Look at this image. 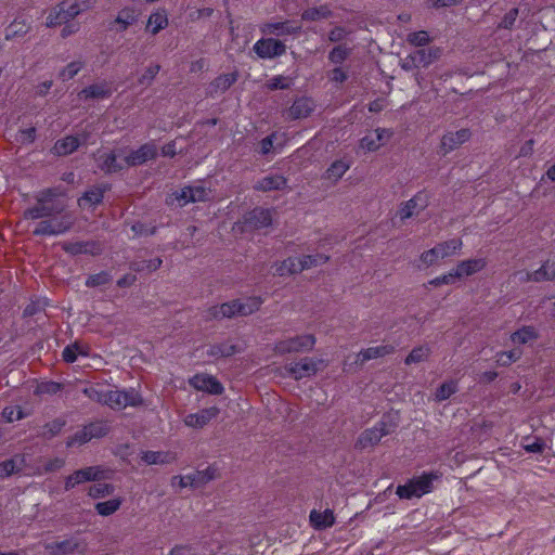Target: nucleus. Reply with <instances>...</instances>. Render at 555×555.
<instances>
[{
	"instance_id": "nucleus-60",
	"label": "nucleus",
	"mask_w": 555,
	"mask_h": 555,
	"mask_svg": "<svg viewBox=\"0 0 555 555\" xmlns=\"http://www.w3.org/2000/svg\"><path fill=\"white\" fill-rule=\"evenodd\" d=\"M351 34V29L345 26L336 25L328 31L327 37L330 42L338 43L345 40Z\"/></svg>"
},
{
	"instance_id": "nucleus-43",
	"label": "nucleus",
	"mask_w": 555,
	"mask_h": 555,
	"mask_svg": "<svg viewBox=\"0 0 555 555\" xmlns=\"http://www.w3.org/2000/svg\"><path fill=\"white\" fill-rule=\"evenodd\" d=\"M137 14L133 9L124 8L119 11L117 17L115 18V23L118 25L119 31H125L129 26L137 22Z\"/></svg>"
},
{
	"instance_id": "nucleus-9",
	"label": "nucleus",
	"mask_w": 555,
	"mask_h": 555,
	"mask_svg": "<svg viewBox=\"0 0 555 555\" xmlns=\"http://www.w3.org/2000/svg\"><path fill=\"white\" fill-rule=\"evenodd\" d=\"M472 132L468 128L444 133L440 140L439 151L446 156L469 141Z\"/></svg>"
},
{
	"instance_id": "nucleus-24",
	"label": "nucleus",
	"mask_w": 555,
	"mask_h": 555,
	"mask_svg": "<svg viewBox=\"0 0 555 555\" xmlns=\"http://www.w3.org/2000/svg\"><path fill=\"white\" fill-rule=\"evenodd\" d=\"M94 0H63L60 3L66 11L67 16L73 21L81 13L91 10L94 7Z\"/></svg>"
},
{
	"instance_id": "nucleus-4",
	"label": "nucleus",
	"mask_w": 555,
	"mask_h": 555,
	"mask_svg": "<svg viewBox=\"0 0 555 555\" xmlns=\"http://www.w3.org/2000/svg\"><path fill=\"white\" fill-rule=\"evenodd\" d=\"M391 433L389 425L380 421L372 428H367L360 434L358 437L354 448L357 450H364L367 448L375 447L379 443L383 437L388 436Z\"/></svg>"
},
{
	"instance_id": "nucleus-22",
	"label": "nucleus",
	"mask_w": 555,
	"mask_h": 555,
	"mask_svg": "<svg viewBox=\"0 0 555 555\" xmlns=\"http://www.w3.org/2000/svg\"><path fill=\"white\" fill-rule=\"evenodd\" d=\"M525 282H543L555 281V262L545 261L543 264L533 272H527L524 279Z\"/></svg>"
},
{
	"instance_id": "nucleus-21",
	"label": "nucleus",
	"mask_w": 555,
	"mask_h": 555,
	"mask_svg": "<svg viewBox=\"0 0 555 555\" xmlns=\"http://www.w3.org/2000/svg\"><path fill=\"white\" fill-rule=\"evenodd\" d=\"M238 74L236 72L219 75L209 83L207 95L214 98L217 94L224 93L236 82Z\"/></svg>"
},
{
	"instance_id": "nucleus-58",
	"label": "nucleus",
	"mask_w": 555,
	"mask_h": 555,
	"mask_svg": "<svg viewBox=\"0 0 555 555\" xmlns=\"http://www.w3.org/2000/svg\"><path fill=\"white\" fill-rule=\"evenodd\" d=\"M82 392L90 400L106 405L107 391L106 392L102 391L101 389H99L98 385H91L89 387H86L82 390Z\"/></svg>"
},
{
	"instance_id": "nucleus-54",
	"label": "nucleus",
	"mask_w": 555,
	"mask_h": 555,
	"mask_svg": "<svg viewBox=\"0 0 555 555\" xmlns=\"http://www.w3.org/2000/svg\"><path fill=\"white\" fill-rule=\"evenodd\" d=\"M85 66L82 61H73L67 64L60 73L59 77L63 81L73 79Z\"/></svg>"
},
{
	"instance_id": "nucleus-39",
	"label": "nucleus",
	"mask_w": 555,
	"mask_h": 555,
	"mask_svg": "<svg viewBox=\"0 0 555 555\" xmlns=\"http://www.w3.org/2000/svg\"><path fill=\"white\" fill-rule=\"evenodd\" d=\"M352 53V48L346 43L335 46L328 53V61L335 65L344 63Z\"/></svg>"
},
{
	"instance_id": "nucleus-12",
	"label": "nucleus",
	"mask_w": 555,
	"mask_h": 555,
	"mask_svg": "<svg viewBox=\"0 0 555 555\" xmlns=\"http://www.w3.org/2000/svg\"><path fill=\"white\" fill-rule=\"evenodd\" d=\"M189 384L196 390L211 395H221L224 390L222 384L216 377L207 374L194 375L190 378Z\"/></svg>"
},
{
	"instance_id": "nucleus-57",
	"label": "nucleus",
	"mask_w": 555,
	"mask_h": 555,
	"mask_svg": "<svg viewBox=\"0 0 555 555\" xmlns=\"http://www.w3.org/2000/svg\"><path fill=\"white\" fill-rule=\"evenodd\" d=\"M406 41L411 46L421 48V47L427 46L431 41V39L427 31L420 30V31L410 33L406 37Z\"/></svg>"
},
{
	"instance_id": "nucleus-31",
	"label": "nucleus",
	"mask_w": 555,
	"mask_h": 555,
	"mask_svg": "<svg viewBox=\"0 0 555 555\" xmlns=\"http://www.w3.org/2000/svg\"><path fill=\"white\" fill-rule=\"evenodd\" d=\"M333 11L330 5L322 4L320 7L308 8L301 13V20L307 22H317L327 20L333 16Z\"/></svg>"
},
{
	"instance_id": "nucleus-7",
	"label": "nucleus",
	"mask_w": 555,
	"mask_h": 555,
	"mask_svg": "<svg viewBox=\"0 0 555 555\" xmlns=\"http://www.w3.org/2000/svg\"><path fill=\"white\" fill-rule=\"evenodd\" d=\"M216 478V469L212 467H207L203 470H196L192 474L184 475V476H175L172 478V486L176 485V481H178V485L180 488H198L202 486H205L209 481Z\"/></svg>"
},
{
	"instance_id": "nucleus-41",
	"label": "nucleus",
	"mask_w": 555,
	"mask_h": 555,
	"mask_svg": "<svg viewBox=\"0 0 555 555\" xmlns=\"http://www.w3.org/2000/svg\"><path fill=\"white\" fill-rule=\"evenodd\" d=\"M350 168V164L343 159L335 160L326 170L325 178L337 182Z\"/></svg>"
},
{
	"instance_id": "nucleus-16",
	"label": "nucleus",
	"mask_w": 555,
	"mask_h": 555,
	"mask_svg": "<svg viewBox=\"0 0 555 555\" xmlns=\"http://www.w3.org/2000/svg\"><path fill=\"white\" fill-rule=\"evenodd\" d=\"M486 267L487 260L485 258H470L460 261L453 271L456 279L461 280L482 271Z\"/></svg>"
},
{
	"instance_id": "nucleus-11",
	"label": "nucleus",
	"mask_w": 555,
	"mask_h": 555,
	"mask_svg": "<svg viewBox=\"0 0 555 555\" xmlns=\"http://www.w3.org/2000/svg\"><path fill=\"white\" fill-rule=\"evenodd\" d=\"M301 24L294 21L268 22L260 26V31L263 35H274L278 37L297 36L301 34Z\"/></svg>"
},
{
	"instance_id": "nucleus-61",
	"label": "nucleus",
	"mask_w": 555,
	"mask_h": 555,
	"mask_svg": "<svg viewBox=\"0 0 555 555\" xmlns=\"http://www.w3.org/2000/svg\"><path fill=\"white\" fill-rule=\"evenodd\" d=\"M25 416L20 405L5 406L2 410V417L9 423L23 420Z\"/></svg>"
},
{
	"instance_id": "nucleus-49",
	"label": "nucleus",
	"mask_w": 555,
	"mask_h": 555,
	"mask_svg": "<svg viewBox=\"0 0 555 555\" xmlns=\"http://www.w3.org/2000/svg\"><path fill=\"white\" fill-rule=\"evenodd\" d=\"M163 260L160 258H154L151 260L132 261L130 269L134 272H153L160 268Z\"/></svg>"
},
{
	"instance_id": "nucleus-19",
	"label": "nucleus",
	"mask_w": 555,
	"mask_h": 555,
	"mask_svg": "<svg viewBox=\"0 0 555 555\" xmlns=\"http://www.w3.org/2000/svg\"><path fill=\"white\" fill-rule=\"evenodd\" d=\"M314 107L315 104L312 99L307 96L298 98L287 111L288 118L292 120L307 118L314 111Z\"/></svg>"
},
{
	"instance_id": "nucleus-64",
	"label": "nucleus",
	"mask_w": 555,
	"mask_h": 555,
	"mask_svg": "<svg viewBox=\"0 0 555 555\" xmlns=\"http://www.w3.org/2000/svg\"><path fill=\"white\" fill-rule=\"evenodd\" d=\"M62 389V384L56 382H42L40 383L36 390V395H55Z\"/></svg>"
},
{
	"instance_id": "nucleus-15",
	"label": "nucleus",
	"mask_w": 555,
	"mask_h": 555,
	"mask_svg": "<svg viewBox=\"0 0 555 555\" xmlns=\"http://www.w3.org/2000/svg\"><path fill=\"white\" fill-rule=\"evenodd\" d=\"M157 156V147L154 142H147L141 145L138 150L132 151L126 158L127 166L134 167L154 159Z\"/></svg>"
},
{
	"instance_id": "nucleus-18",
	"label": "nucleus",
	"mask_w": 555,
	"mask_h": 555,
	"mask_svg": "<svg viewBox=\"0 0 555 555\" xmlns=\"http://www.w3.org/2000/svg\"><path fill=\"white\" fill-rule=\"evenodd\" d=\"M113 94V89L109 82L102 81L99 83L90 85L83 88L78 96L81 100H103L107 99Z\"/></svg>"
},
{
	"instance_id": "nucleus-26",
	"label": "nucleus",
	"mask_w": 555,
	"mask_h": 555,
	"mask_svg": "<svg viewBox=\"0 0 555 555\" xmlns=\"http://www.w3.org/2000/svg\"><path fill=\"white\" fill-rule=\"evenodd\" d=\"M411 55L414 61V65H417L418 67H427L440 57L441 50L437 47L418 49L412 52Z\"/></svg>"
},
{
	"instance_id": "nucleus-48",
	"label": "nucleus",
	"mask_w": 555,
	"mask_h": 555,
	"mask_svg": "<svg viewBox=\"0 0 555 555\" xmlns=\"http://www.w3.org/2000/svg\"><path fill=\"white\" fill-rule=\"evenodd\" d=\"M29 25L25 20H14L7 29L5 39L10 40L15 37L24 36L29 30Z\"/></svg>"
},
{
	"instance_id": "nucleus-42",
	"label": "nucleus",
	"mask_w": 555,
	"mask_h": 555,
	"mask_svg": "<svg viewBox=\"0 0 555 555\" xmlns=\"http://www.w3.org/2000/svg\"><path fill=\"white\" fill-rule=\"evenodd\" d=\"M296 273H300L298 258L289 257L275 266V274L279 276Z\"/></svg>"
},
{
	"instance_id": "nucleus-32",
	"label": "nucleus",
	"mask_w": 555,
	"mask_h": 555,
	"mask_svg": "<svg viewBox=\"0 0 555 555\" xmlns=\"http://www.w3.org/2000/svg\"><path fill=\"white\" fill-rule=\"evenodd\" d=\"M96 162L99 168L105 173L117 172L122 169L114 152L99 154Z\"/></svg>"
},
{
	"instance_id": "nucleus-52",
	"label": "nucleus",
	"mask_w": 555,
	"mask_h": 555,
	"mask_svg": "<svg viewBox=\"0 0 555 555\" xmlns=\"http://www.w3.org/2000/svg\"><path fill=\"white\" fill-rule=\"evenodd\" d=\"M457 391V383L455 380H449L440 385L437 388L435 397L437 401H443L449 399L453 393Z\"/></svg>"
},
{
	"instance_id": "nucleus-62",
	"label": "nucleus",
	"mask_w": 555,
	"mask_h": 555,
	"mask_svg": "<svg viewBox=\"0 0 555 555\" xmlns=\"http://www.w3.org/2000/svg\"><path fill=\"white\" fill-rule=\"evenodd\" d=\"M111 281H112V275L106 271H102L100 273L90 275L86 281V285L88 287H96V286L105 285V284L109 283Z\"/></svg>"
},
{
	"instance_id": "nucleus-33",
	"label": "nucleus",
	"mask_w": 555,
	"mask_h": 555,
	"mask_svg": "<svg viewBox=\"0 0 555 555\" xmlns=\"http://www.w3.org/2000/svg\"><path fill=\"white\" fill-rule=\"evenodd\" d=\"M310 522L315 529H323L332 527L335 522V517L332 511L318 512L315 509L310 513Z\"/></svg>"
},
{
	"instance_id": "nucleus-10",
	"label": "nucleus",
	"mask_w": 555,
	"mask_h": 555,
	"mask_svg": "<svg viewBox=\"0 0 555 555\" xmlns=\"http://www.w3.org/2000/svg\"><path fill=\"white\" fill-rule=\"evenodd\" d=\"M260 59H273L286 53V46L283 41L274 38H261L253 47Z\"/></svg>"
},
{
	"instance_id": "nucleus-6",
	"label": "nucleus",
	"mask_w": 555,
	"mask_h": 555,
	"mask_svg": "<svg viewBox=\"0 0 555 555\" xmlns=\"http://www.w3.org/2000/svg\"><path fill=\"white\" fill-rule=\"evenodd\" d=\"M321 366H324L323 360L306 357L299 362L289 363L285 369L292 377L299 380L315 375Z\"/></svg>"
},
{
	"instance_id": "nucleus-17",
	"label": "nucleus",
	"mask_w": 555,
	"mask_h": 555,
	"mask_svg": "<svg viewBox=\"0 0 555 555\" xmlns=\"http://www.w3.org/2000/svg\"><path fill=\"white\" fill-rule=\"evenodd\" d=\"M287 188V178L279 173H270L256 182L254 190L260 192L283 191Z\"/></svg>"
},
{
	"instance_id": "nucleus-30",
	"label": "nucleus",
	"mask_w": 555,
	"mask_h": 555,
	"mask_svg": "<svg viewBox=\"0 0 555 555\" xmlns=\"http://www.w3.org/2000/svg\"><path fill=\"white\" fill-rule=\"evenodd\" d=\"M167 26L168 15L166 10H157L149 16L146 30L150 31L152 35H156Z\"/></svg>"
},
{
	"instance_id": "nucleus-1",
	"label": "nucleus",
	"mask_w": 555,
	"mask_h": 555,
	"mask_svg": "<svg viewBox=\"0 0 555 555\" xmlns=\"http://www.w3.org/2000/svg\"><path fill=\"white\" fill-rule=\"evenodd\" d=\"M55 196L56 193L53 189H47L40 192L36 198V205L24 211V218L27 220H42L53 215H61L64 211V206L52 201Z\"/></svg>"
},
{
	"instance_id": "nucleus-40",
	"label": "nucleus",
	"mask_w": 555,
	"mask_h": 555,
	"mask_svg": "<svg viewBox=\"0 0 555 555\" xmlns=\"http://www.w3.org/2000/svg\"><path fill=\"white\" fill-rule=\"evenodd\" d=\"M431 353V349L427 345H421L414 347L411 352L404 359V363L406 365H411L414 363H420L426 361Z\"/></svg>"
},
{
	"instance_id": "nucleus-53",
	"label": "nucleus",
	"mask_w": 555,
	"mask_h": 555,
	"mask_svg": "<svg viewBox=\"0 0 555 555\" xmlns=\"http://www.w3.org/2000/svg\"><path fill=\"white\" fill-rule=\"evenodd\" d=\"M147 465L165 464L170 462V455L164 452L146 451L141 457Z\"/></svg>"
},
{
	"instance_id": "nucleus-14",
	"label": "nucleus",
	"mask_w": 555,
	"mask_h": 555,
	"mask_svg": "<svg viewBox=\"0 0 555 555\" xmlns=\"http://www.w3.org/2000/svg\"><path fill=\"white\" fill-rule=\"evenodd\" d=\"M391 137V130L377 128L373 133L366 134L360 140V147L366 152H375L379 150Z\"/></svg>"
},
{
	"instance_id": "nucleus-44",
	"label": "nucleus",
	"mask_w": 555,
	"mask_h": 555,
	"mask_svg": "<svg viewBox=\"0 0 555 555\" xmlns=\"http://www.w3.org/2000/svg\"><path fill=\"white\" fill-rule=\"evenodd\" d=\"M238 351H240V349L235 345L230 344V343H221V344H216V345L210 346L207 353L210 357L221 358V357H231Z\"/></svg>"
},
{
	"instance_id": "nucleus-37",
	"label": "nucleus",
	"mask_w": 555,
	"mask_h": 555,
	"mask_svg": "<svg viewBox=\"0 0 555 555\" xmlns=\"http://www.w3.org/2000/svg\"><path fill=\"white\" fill-rule=\"evenodd\" d=\"M107 188L105 185L94 186L85 192V194L79 198L78 204L81 207H86L87 205L93 206L98 205L103 201L104 193Z\"/></svg>"
},
{
	"instance_id": "nucleus-23",
	"label": "nucleus",
	"mask_w": 555,
	"mask_h": 555,
	"mask_svg": "<svg viewBox=\"0 0 555 555\" xmlns=\"http://www.w3.org/2000/svg\"><path fill=\"white\" fill-rule=\"evenodd\" d=\"M81 543L75 539H67L60 542L46 544V550L51 555H68L80 551Z\"/></svg>"
},
{
	"instance_id": "nucleus-47",
	"label": "nucleus",
	"mask_w": 555,
	"mask_h": 555,
	"mask_svg": "<svg viewBox=\"0 0 555 555\" xmlns=\"http://www.w3.org/2000/svg\"><path fill=\"white\" fill-rule=\"evenodd\" d=\"M522 356V350L515 348L509 351H501L495 356V361L500 366H508L518 361Z\"/></svg>"
},
{
	"instance_id": "nucleus-28",
	"label": "nucleus",
	"mask_w": 555,
	"mask_h": 555,
	"mask_svg": "<svg viewBox=\"0 0 555 555\" xmlns=\"http://www.w3.org/2000/svg\"><path fill=\"white\" fill-rule=\"evenodd\" d=\"M539 338V333L534 326L525 325L512 333L511 341L514 345H525L528 343H532Z\"/></svg>"
},
{
	"instance_id": "nucleus-27",
	"label": "nucleus",
	"mask_w": 555,
	"mask_h": 555,
	"mask_svg": "<svg viewBox=\"0 0 555 555\" xmlns=\"http://www.w3.org/2000/svg\"><path fill=\"white\" fill-rule=\"evenodd\" d=\"M80 145V140L75 135H67L57 140L52 149L53 153L59 156H65L75 152Z\"/></svg>"
},
{
	"instance_id": "nucleus-50",
	"label": "nucleus",
	"mask_w": 555,
	"mask_h": 555,
	"mask_svg": "<svg viewBox=\"0 0 555 555\" xmlns=\"http://www.w3.org/2000/svg\"><path fill=\"white\" fill-rule=\"evenodd\" d=\"M114 486L104 482H98L89 487L88 495L92 499H101L111 495L114 492Z\"/></svg>"
},
{
	"instance_id": "nucleus-56",
	"label": "nucleus",
	"mask_w": 555,
	"mask_h": 555,
	"mask_svg": "<svg viewBox=\"0 0 555 555\" xmlns=\"http://www.w3.org/2000/svg\"><path fill=\"white\" fill-rule=\"evenodd\" d=\"M78 354L87 356V352L77 343L66 346L62 352L63 360L67 363L75 362Z\"/></svg>"
},
{
	"instance_id": "nucleus-34",
	"label": "nucleus",
	"mask_w": 555,
	"mask_h": 555,
	"mask_svg": "<svg viewBox=\"0 0 555 555\" xmlns=\"http://www.w3.org/2000/svg\"><path fill=\"white\" fill-rule=\"evenodd\" d=\"M262 305L261 297L253 296L245 298L244 300L236 299V311L237 315H250L254 312L258 311Z\"/></svg>"
},
{
	"instance_id": "nucleus-63",
	"label": "nucleus",
	"mask_w": 555,
	"mask_h": 555,
	"mask_svg": "<svg viewBox=\"0 0 555 555\" xmlns=\"http://www.w3.org/2000/svg\"><path fill=\"white\" fill-rule=\"evenodd\" d=\"M190 198L195 202H205L209 199L210 190L203 185L189 186Z\"/></svg>"
},
{
	"instance_id": "nucleus-25",
	"label": "nucleus",
	"mask_w": 555,
	"mask_h": 555,
	"mask_svg": "<svg viewBox=\"0 0 555 555\" xmlns=\"http://www.w3.org/2000/svg\"><path fill=\"white\" fill-rule=\"evenodd\" d=\"M438 472L424 473L420 477L412 478L411 481L415 487L416 498L429 493L433 490V482L440 478Z\"/></svg>"
},
{
	"instance_id": "nucleus-45",
	"label": "nucleus",
	"mask_w": 555,
	"mask_h": 555,
	"mask_svg": "<svg viewBox=\"0 0 555 555\" xmlns=\"http://www.w3.org/2000/svg\"><path fill=\"white\" fill-rule=\"evenodd\" d=\"M299 260V268L300 272L304 270L317 267L322 263H326L330 260V257L323 254H315V255H306L301 258H298Z\"/></svg>"
},
{
	"instance_id": "nucleus-38",
	"label": "nucleus",
	"mask_w": 555,
	"mask_h": 555,
	"mask_svg": "<svg viewBox=\"0 0 555 555\" xmlns=\"http://www.w3.org/2000/svg\"><path fill=\"white\" fill-rule=\"evenodd\" d=\"M75 479L78 483L87 481H96L103 477V470L100 466H89L74 472Z\"/></svg>"
},
{
	"instance_id": "nucleus-46",
	"label": "nucleus",
	"mask_w": 555,
	"mask_h": 555,
	"mask_svg": "<svg viewBox=\"0 0 555 555\" xmlns=\"http://www.w3.org/2000/svg\"><path fill=\"white\" fill-rule=\"evenodd\" d=\"M122 500L115 498L105 502H99L95 504V511L101 516H109L116 513L121 506Z\"/></svg>"
},
{
	"instance_id": "nucleus-35",
	"label": "nucleus",
	"mask_w": 555,
	"mask_h": 555,
	"mask_svg": "<svg viewBox=\"0 0 555 555\" xmlns=\"http://www.w3.org/2000/svg\"><path fill=\"white\" fill-rule=\"evenodd\" d=\"M65 12L66 11L64 10L61 3H57L56 5L51 8L47 16L46 26L49 28H53L70 22V18L67 16Z\"/></svg>"
},
{
	"instance_id": "nucleus-36",
	"label": "nucleus",
	"mask_w": 555,
	"mask_h": 555,
	"mask_svg": "<svg viewBox=\"0 0 555 555\" xmlns=\"http://www.w3.org/2000/svg\"><path fill=\"white\" fill-rule=\"evenodd\" d=\"M395 352V347L391 345H379L375 347H369L360 351L359 357L361 362H365L372 359L382 358Z\"/></svg>"
},
{
	"instance_id": "nucleus-13",
	"label": "nucleus",
	"mask_w": 555,
	"mask_h": 555,
	"mask_svg": "<svg viewBox=\"0 0 555 555\" xmlns=\"http://www.w3.org/2000/svg\"><path fill=\"white\" fill-rule=\"evenodd\" d=\"M219 413L220 409L218 406L205 408L196 413L188 414L184 417V424L188 427L201 429L208 425L214 418H216Z\"/></svg>"
},
{
	"instance_id": "nucleus-2",
	"label": "nucleus",
	"mask_w": 555,
	"mask_h": 555,
	"mask_svg": "<svg viewBox=\"0 0 555 555\" xmlns=\"http://www.w3.org/2000/svg\"><path fill=\"white\" fill-rule=\"evenodd\" d=\"M73 224L72 216L62 212L40 220L33 230V234L35 236H56L69 231Z\"/></svg>"
},
{
	"instance_id": "nucleus-5",
	"label": "nucleus",
	"mask_w": 555,
	"mask_h": 555,
	"mask_svg": "<svg viewBox=\"0 0 555 555\" xmlns=\"http://www.w3.org/2000/svg\"><path fill=\"white\" fill-rule=\"evenodd\" d=\"M314 344L315 337L313 335H299L278 341L274 350L280 354L308 351L313 348Z\"/></svg>"
},
{
	"instance_id": "nucleus-8",
	"label": "nucleus",
	"mask_w": 555,
	"mask_h": 555,
	"mask_svg": "<svg viewBox=\"0 0 555 555\" xmlns=\"http://www.w3.org/2000/svg\"><path fill=\"white\" fill-rule=\"evenodd\" d=\"M428 204V194L425 191H420L412 198L401 203L397 214L401 221H405L424 210Z\"/></svg>"
},
{
	"instance_id": "nucleus-59",
	"label": "nucleus",
	"mask_w": 555,
	"mask_h": 555,
	"mask_svg": "<svg viewBox=\"0 0 555 555\" xmlns=\"http://www.w3.org/2000/svg\"><path fill=\"white\" fill-rule=\"evenodd\" d=\"M83 430L89 435V437L93 438H100L107 434L108 426L103 422H94L90 423L89 425H86L83 427Z\"/></svg>"
},
{
	"instance_id": "nucleus-55",
	"label": "nucleus",
	"mask_w": 555,
	"mask_h": 555,
	"mask_svg": "<svg viewBox=\"0 0 555 555\" xmlns=\"http://www.w3.org/2000/svg\"><path fill=\"white\" fill-rule=\"evenodd\" d=\"M106 405L113 410H124L126 409V401L122 397V391L120 390H111L107 391Z\"/></svg>"
},
{
	"instance_id": "nucleus-20",
	"label": "nucleus",
	"mask_w": 555,
	"mask_h": 555,
	"mask_svg": "<svg viewBox=\"0 0 555 555\" xmlns=\"http://www.w3.org/2000/svg\"><path fill=\"white\" fill-rule=\"evenodd\" d=\"M236 310L237 309H236V299H235V300H231V301H228V302H224L221 305L209 307L204 312V319L206 321H211V320H221L224 318H233V317L237 315Z\"/></svg>"
},
{
	"instance_id": "nucleus-29",
	"label": "nucleus",
	"mask_w": 555,
	"mask_h": 555,
	"mask_svg": "<svg viewBox=\"0 0 555 555\" xmlns=\"http://www.w3.org/2000/svg\"><path fill=\"white\" fill-rule=\"evenodd\" d=\"M463 242L460 238H451L449 241H444L438 243L435 248L440 259L453 257L460 253L462 249Z\"/></svg>"
},
{
	"instance_id": "nucleus-51",
	"label": "nucleus",
	"mask_w": 555,
	"mask_h": 555,
	"mask_svg": "<svg viewBox=\"0 0 555 555\" xmlns=\"http://www.w3.org/2000/svg\"><path fill=\"white\" fill-rule=\"evenodd\" d=\"M65 424H66L65 420L55 418V420L47 423L43 426V431H42L41 436L44 439H51L61 433V430L65 426Z\"/></svg>"
},
{
	"instance_id": "nucleus-3",
	"label": "nucleus",
	"mask_w": 555,
	"mask_h": 555,
	"mask_svg": "<svg viewBox=\"0 0 555 555\" xmlns=\"http://www.w3.org/2000/svg\"><path fill=\"white\" fill-rule=\"evenodd\" d=\"M273 221V209L255 207L243 216L244 231H259L269 228Z\"/></svg>"
}]
</instances>
